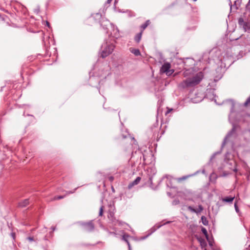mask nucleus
I'll return each mask as SVG.
<instances>
[{"mask_svg": "<svg viewBox=\"0 0 250 250\" xmlns=\"http://www.w3.org/2000/svg\"><path fill=\"white\" fill-rule=\"evenodd\" d=\"M194 70L192 68L186 69L183 75L185 77H188L184 80L180 84L179 86L183 88L193 87L198 84L204 78V74L202 72H199L194 74Z\"/></svg>", "mask_w": 250, "mask_h": 250, "instance_id": "nucleus-1", "label": "nucleus"}, {"mask_svg": "<svg viewBox=\"0 0 250 250\" xmlns=\"http://www.w3.org/2000/svg\"><path fill=\"white\" fill-rule=\"evenodd\" d=\"M115 45L113 44H106L101 53V57L103 58L110 54L114 50Z\"/></svg>", "mask_w": 250, "mask_h": 250, "instance_id": "nucleus-2", "label": "nucleus"}, {"mask_svg": "<svg viewBox=\"0 0 250 250\" xmlns=\"http://www.w3.org/2000/svg\"><path fill=\"white\" fill-rule=\"evenodd\" d=\"M170 64L169 63L166 62L162 66L161 71L163 73H165L167 75H171L173 72L174 70L173 69L170 70Z\"/></svg>", "mask_w": 250, "mask_h": 250, "instance_id": "nucleus-3", "label": "nucleus"}, {"mask_svg": "<svg viewBox=\"0 0 250 250\" xmlns=\"http://www.w3.org/2000/svg\"><path fill=\"white\" fill-rule=\"evenodd\" d=\"M81 225L83 227V229L85 231H91L94 228V225L91 221L88 223H82Z\"/></svg>", "mask_w": 250, "mask_h": 250, "instance_id": "nucleus-4", "label": "nucleus"}, {"mask_svg": "<svg viewBox=\"0 0 250 250\" xmlns=\"http://www.w3.org/2000/svg\"><path fill=\"white\" fill-rule=\"evenodd\" d=\"M141 181V178L140 177H138L136 178V179L133 181L132 183H130L128 187L129 188H132L134 186L136 185L139 184V183Z\"/></svg>", "mask_w": 250, "mask_h": 250, "instance_id": "nucleus-5", "label": "nucleus"}, {"mask_svg": "<svg viewBox=\"0 0 250 250\" xmlns=\"http://www.w3.org/2000/svg\"><path fill=\"white\" fill-rule=\"evenodd\" d=\"M129 51L136 56H138L141 55L140 51L138 49H135V48L131 47L129 48Z\"/></svg>", "mask_w": 250, "mask_h": 250, "instance_id": "nucleus-6", "label": "nucleus"}, {"mask_svg": "<svg viewBox=\"0 0 250 250\" xmlns=\"http://www.w3.org/2000/svg\"><path fill=\"white\" fill-rule=\"evenodd\" d=\"M234 196L226 197L222 199L223 202L227 203H231L234 200Z\"/></svg>", "mask_w": 250, "mask_h": 250, "instance_id": "nucleus-7", "label": "nucleus"}, {"mask_svg": "<svg viewBox=\"0 0 250 250\" xmlns=\"http://www.w3.org/2000/svg\"><path fill=\"white\" fill-rule=\"evenodd\" d=\"M225 103L229 106L230 108L231 112H232L234 106V102L231 100H227Z\"/></svg>", "mask_w": 250, "mask_h": 250, "instance_id": "nucleus-8", "label": "nucleus"}, {"mask_svg": "<svg viewBox=\"0 0 250 250\" xmlns=\"http://www.w3.org/2000/svg\"><path fill=\"white\" fill-rule=\"evenodd\" d=\"M29 204V200L28 199H25L21 202H20L19 204V206L20 207H26L28 204Z\"/></svg>", "mask_w": 250, "mask_h": 250, "instance_id": "nucleus-9", "label": "nucleus"}, {"mask_svg": "<svg viewBox=\"0 0 250 250\" xmlns=\"http://www.w3.org/2000/svg\"><path fill=\"white\" fill-rule=\"evenodd\" d=\"M111 34H112L113 37H114L116 38L119 37V30L117 27L115 29L114 27H113V32L111 33Z\"/></svg>", "mask_w": 250, "mask_h": 250, "instance_id": "nucleus-10", "label": "nucleus"}, {"mask_svg": "<svg viewBox=\"0 0 250 250\" xmlns=\"http://www.w3.org/2000/svg\"><path fill=\"white\" fill-rule=\"evenodd\" d=\"M142 32H141L140 33L138 34L135 37V41L137 42H139L141 39V37H142Z\"/></svg>", "mask_w": 250, "mask_h": 250, "instance_id": "nucleus-11", "label": "nucleus"}, {"mask_svg": "<svg viewBox=\"0 0 250 250\" xmlns=\"http://www.w3.org/2000/svg\"><path fill=\"white\" fill-rule=\"evenodd\" d=\"M199 241L200 243V245L202 248L205 247L207 244L205 240L203 239H199Z\"/></svg>", "mask_w": 250, "mask_h": 250, "instance_id": "nucleus-12", "label": "nucleus"}, {"mask_svg": "<svg viewBox=\"0 0 250 250\" xmlns=\"http://www.w3.org/2000/svg\"><path fill=\"white\" fill-rule=\"evenodd\" d=\"M127 237H128V236H126V235H124L123 236V239L124 240H125L127 243V245L128 246L129 250H131L130 244H129V243L128 242V241L127 240Z\"/></svg>", "mask_w": 250, "mask_h": 250, "instance_id": "nucleus-13", "label": "nucleus"}, {"mask_svg": "<svg viewBox=\"0 0 250 250\" xmlns=\"http://www.w3.org/2000/svg\"><path fill=\"white\" fill-rule=\"evenodd\" d=\"M150 21H147L146 23L143 24L141 27L143 29V30H144L149 24Z\"/></svg>", "mask_w": 250, "mask_h": 250, "instance_id": "nucleus-14", "label": "nucleus"}, {"mask_svg": "<svg viewBox=\"0 0 250 250\" xmlns=\"http://www.w3.org/2000/svg\"><path fill=\"white\" fill-rule=\"evenodd\" d=\"M201 220L202 221V223L204 225H207L208 224V221L207 220L206 218L204 216H202L201 217Z\"/></svg>", "mask_w": 250, "mask_h": 250, "instance_id": "nucleus-15", "label": "nucleus"}, {"mask_svg": "<svg viewBox=\"0 0 250 250\" xmlns=\"http://www.w3.org/2000/svg\"><path fill=\"white\" fill-rule=\"evenodd\" d=\"M202 231L204 233V234L206 236L207 239H208V232H207V229L205 228H202Z\"/></svg>", "mask_w": 250, "mask_h": 250, "instance_id": "nucleus-16", "label": "nucleus"}, {"mask_svg": "<svg viewBox=\"0 0 250 250\" xmlns=\"http://www.w3.org/2000/svg\"><path fill=\"white\" fill-rule=\"evenodd\" d=\"M64 197V196H55L52 199H51V201L62 199Z\"/></svg>", "mask_w": 250, "mask_h": 250, "instance_id": "nucleus-17", "label": "nucleus"}, {"mask_svg": "<svg viewBox=\"0 0 250 250\" xmlns=\"http://www.w3.org/2000/svg\"><path fill=\"white\" fill-rule=\"evenodd\" d=\"M196 213H199L201 212L203 210V208L201 205H199L198 206V208L196 209Z\"/></svg>", "mask_w": 250, "mask_h": 250, "instance_id": "nucleus-18", "label": "nucleus"}, {"mask_svg": "<svg viewBox=\"0 0 250 250\" xmlns=\"http://www.w3.org/2000/svg\"><path fill=\"white\" fill-rule=\"evenodd\" d=\"M246 8L247 11L250 12V0H249V2L246 5Z\"/></svg>", "mask_w": 250, "mask_h": 250, "instance_id": "nucleus-19", "label": "nucleus"}, {"mask_svg": "<svg viewBox=\"0 0 250 250\" xmlns=\"http://www.w3.org/2000/svg\"><path fill=\"white\" fill-rule=\"evenodd\" d=\"M244 27L245 30L250 29V26H249V24H248L247 23H244Z\"/></svg>", "mask_w": 250, "mask_h": 250, "instance_id": "nucleus-20", "label": "nucleus"}, {"mask_svg": "<svg viewBox=\"0 0 250 250\" xmlns=\"http://www.w3.org/2000/svg\"><path fill=\"white\" fill-rule=\"evenodd\" d=\"M188 209L189 210H190L191 211H192V212H195V213H196V209L193 208H192V207H190V206H189V207H188Z\"/></svg>", "mask_w": 250, "mask_h": 250, "instance_id": "nucleus-21", "label": "nucleus"}, {"mask_svg": "<svg viewBox=\"0 0 250 250\" xmlns=\"http://www.w3.org/2000/svg\"><path fill=\"white\" fill-rule=\"evenodd\" d=\"M249 104H250V97L248 98V100L245 102V103H244V105L245 106H247Z\"/></svg>", "mask_w": 250, "mask_h": 250, "instance_id": "nucleus-22", "label": "nucleus"}, {"mask_svg": "<svg viewBox=\"0 0 250 250\" xmlns=\"http://www.w3.org/2000/svg\"><path fill=\"white\" fill-rule=\"evenodd\" d=\"M103 213V207H101L100 209L99 215L102 216Z\"/></svg>", "mask_w": 250, "mask_h": 250, "instance_id": "nucleus-23", "label": "nucleus"}, {"mask_svg": "<svg viewBox=\"0 0 250 250\" xmlns=\"http://www.w3.org/2000/svg\"><path fill=\"white\" fill-rule=\"evenodd\" d=\"M27 239L30 242L33 241L34 240V238L33 237H28L27 238Z\"/></svg>", "mask_w": 250, "mask_h": 250, "instance_id": "nucleus-24", "label": "nucleus"}, {"mask_svg": "<svg viewBox=\"0 0 250 250\" xmlns=\"http://www.w3.org/2000/svg\"><path fill=\"white\" fill-rule=\"evenodd\" d=\"M234 207H235V210L237 212H238V208L236 203L234 204Z\"/></svg>", "mask_w": 250, "mask_h": 250, "instance_id": "nucleus-25", "label": "nucleus"}, {"mask_svg": "<svg viewBox=\"0 0 250 250\" xmlns=\"http://www.w3.org/2000/svg\"><path fill=\"white\" fill-rule=\"evenodd\" d=\"M189 176H184V177H182L181 178H180L181 180H185L188 177H189Z\"/></svg>", "mask_w": 250, "mask_h": 250, "instance_id": "nucleus-26", "label": "nucleus"}, {"mask_svg": "<svg viewBox=\"0 0 250 250\" xmlns=\"http://www.w3.org/2000/svg\"><path fill=\"white\" fill-rule=\"evenodd\" d=\"M239 22L240 24H241V23L243 22V20L242 18L239 19Z\"/></svg>", "mask_w": 250, "mask_h": 250, "instance_id": "nucleus-27", "label": "nucleus"}, {"mask_svg": "<svg viewBox=\"0 0 250 250\" xmlns=\"http://www.w3.org/2000/svg\"><path fill=\"white\" fill-rule=\"evenodd\" d=\"M172 110V109H168L167 111V112L166 114L169 113Z\"/></svg>", "mask_w": 250, "mask_h": 250, "instance_id": "nucleus-28", "label": "nucleus"}, {"mask_svg": "<svg viewBox=\"0 0 250 250\" xmlns=\"http://www.w3.org/2000/svg\"><path fill=\"white\" fill-rule=\"evenodd\" d=\"M229 134H228V136L226 137V138H225V141H226V140L227 139V138L229 137Z\"/></svg>", "mask_w": 250, "mask_h": 250, "instance_id": "nucleus-29", "label": "nucleus"}, {"mask_svg": "<svg viewBox=\"0 0 250 250\" xmlns=\"http://www.w3.org/2000/svg\"><path fill=\"white\" fill-rule=\"evenodd\" d=\"M112 0H107V3H109L111 2Z\"/></svg>", "mask_w": 250, "mask_h": 250, "instance_id": "nucleus-30", "label": "nucleus"}, {"mask_svg": "<svg viewBox=\"0 0 250 250\" xmlns=\"http://www.w3.org/2000/svg\"><path fill=\"white\" fill-rule=\"evenodd\" d=\"M73 192H67V194H70V193H72Z\"/></svg>", "mask_w": 250, "mask_h": 250, "instance_id": "nucleus-31", "label": "nucleus"}, {"mask_svg": "<svg viewBox=\"0 0 250 250\" xmlns=\"http://www.w3.org/2000/svg\"><path fill=\"white\" fill-rule=\"evenodd\" d=\"M233 170H234V171H237V169H236V168H234V169H233Z\"/></svg>", "mask_w": 250, "mask_h": 250, "instance_id": "nucleus-32", "label": "nucleus"}, {"mask_svg": "<svg viewBox=\"0 0 250 250\" xmlns=\"http://www.w3.org/2000/svg\"><path fill=\"white\" fill-rule=\"evenodd\" d=\"M47 25L49 26V23L48 22H46Z\"/></svg>", "mask_w": 250, "mask_h": 250, "instance_id": "nucleus-33", "label": "nucleus"}, {"mask_svg": "<svg viewBox=\"0 0 250 250\" xmlns=\"http://www.w3.org/2000/svg\"><path fill=\"white\" fill-rule=\"evenodd\" d=\"M232 163H233L235 165V162L234 161H232V162H231V164H232Z\"/></svg>", "mask_w": 250, "mask_h": 250, "instance_id": "nucleus-34", "label": "nucleus"}, {"mask_svg": "<svg viewBox=\"0 0 250 250\" xmlns=\"http://www.w3.org/2000/svg\"><path fill=\"white\" fill-rule=\"evenodd\" d=\"M194 1H196V0H193Z\"/></svg>", "mask_w": 250, "mask_h": 250, "instance_id": "nucleus-35", "label": "nucleus"}]
</instances>
